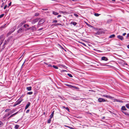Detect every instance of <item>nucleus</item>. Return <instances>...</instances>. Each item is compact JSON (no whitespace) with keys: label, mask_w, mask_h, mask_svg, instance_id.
Returning a JSON list of instances; mask_svg holds the SVG:
<instances>
[{"label":"nucleus","mask_w":129,"mask_h":129,"mask_svg":"<svg viewBox=\"0 0 129 129\" xmlns=\"http://www.w3.org/2000/svg\"><path fill=\"white\" fill-rule=\"evenodd\" d=\"M103 33V31L101 29H100L98 31L95 33L94 34L95 35H100L102 34Z\"/></svg>","instance_id":"nucleus-1"},{"label":"nucleus","mask_w":129,"mask_h":129,"mask_svg":"<svg viewBox=\"0 0 129 129\" xmlns=\"http://www.w3.org/2000/svg\"><path fill=\"white\" fill-rule=\"evenodd\" d=\"M23 100V99H22L21 100H19V99L15 103L14 105V106H15L17 105L20 104L21 102Z\"/></svg>","instance_id":"nucleus-2"},{"label":"nucleus","mask_w":129,"mask_h":129,"mask_svg":"<svg viewBox=\"0 0 129 129\" xmlns=\"http://www.w3.org/2000/svg\"><path fill=\"white\" fill-rule=\"evenodd\" d=\"M40 18H37L34 19L31 21V23L32 24H34L36 22H38Z\"/></svg>","instance_id":"nucleus-3"},{"label":"nucleus","mask_w":129,"mask_h":129,"mask_svg":"<svg viewBox=\"0 0 129 129\" xmlns=\"http://www.w3.org/2000/svg\"><path fill=\"white\" fill-rule=\"evenodd\" d=\"M4 37L3 35L1 36L0 37V43L2 44L4 40Z\"/></svg>","instance_id":"nucleus-4"},{"label":"nucleus","mask_w":129,"mask_h":129,"mask_svg":"<svg viewBox=\"0 0 129 129\" xmlns=\"http://www.w3.org/2000/svg\"><path fill=\"white\" fill-rule=\"evenodd\" d=\"M45 21L43 19H42L39 21L38 25H40L42 24Z\"/></svg>","instance_id":"nucleus-5"},{"label":"nucleus","mask_w":129,"mask_h":129,"mask_svg":"<svg viewBox=\"0 0 129 129\" xmlns=\"http://www.w3.org/2000/svg\"><path fill=\"white\" fill-rule=\"evenodd\" d=\"M98 101L99 102H105L106 101V100H105L103 98H99L98 99Z\"/></svg>","instance_id":"nucleus-6"},{"label":"nucleus","mask_w":129,"mask_h":129,"mask_svg":"<svg viewBox=\"0 0 129 129\" xmlns=\"http://www.w3.org/2000/svg\"><path fill=\"white\" fill-rule=\"evenodd\" d=\"M29 29L32 31H35L36 29L35 26H32L30 28H29Z\"/></svg>","instance_id":"nucleus-7"},{"label":"nucleus","mask_w":129,"mask_h":129,"mask_svg":"<svg viewBox=\"0 0 129 129\" xmlns=\"http://www.w3.org/2000/svg\"><path fill=\"white\" fill-rule=\"evenodd\" d=\"M103 97H106L107 98H108L110 99H113L114 98L113 97H112L110 96L109 95H103Z\"/></svg>","instance_id":"nucleus-8"},{"label":"nucleus","mask_w":129,"mask_h":129,"mask_svg":"<svg viewBox=\"0 0 129 129\" xmlns=\"http://www.w3.org/2000/svg\"><path fill=\"white\" fill-rule=\"evenodd\" d=\"M117 38L119 39H120L121 41H122L124 39L123 37L122 36H120V35H118L117 36Z\"/></svg>","instance_id":"nucleus-9"},{"label":"nucleus","mask_w":129,"mask_h":129,"mask_svg":"<svg viewBox=\"0 0 129 129\" xmlns=\"http://www.w3.org/2000/svg\"><path fill=\"white\" fill-rule=\"evenodd\" d=\"M101 59L102 60H104L105 61H107V60H108V58L106 57L105 56L102 57L101 58Z\"/></svg>","instance_id":"nucleus-10"},{"label":"nucleus","mask_w":129,"mask_h":129,"mask_svg":"<svg viewBox=\"0 0 129 129\" xmlns=\"http://www.w3.org/2000/svg\"><path fill=\"white\" fill-rule=\"evenodd\" d=\"M19 113V111H18L17 112H16L14 113V114H12L8 118H11V117H12L13 116H14L15 115H16L18 113Z\"/></svg>","instance_id":"nucleus-11"},{"label":"nucleus","mask_w":129,"mask_h":129,"mask_svg":"<svg viewBox=\"0 0 129 129\" xmlns=\"http://www.w3.org/2000/svg\"><path fill=\"white\" fill-rule=\"evenodd\" d=\"M26 22L25 21H24L22 22L19 25V27L21 26L22 25H23L26 23Z\"/></svg>","instance_id":"nucleus-12"},{"label":"nucleus","mask_w":129,"mask_h":129,"mask_svg":"<svg viewBox=\"0 0 129 129\" xmlns=\"http://www.w3.org/2000/svg\"><path fill=\"white\" fill-rule=\"evenodd\" d=\"M44 63L46 65L48 66V67H51L52 66L49 63H47L45 62H44Z\"/></svg>","instance_id":"nucleus-13"},{"label":"nucleus","mask_w":129,"mask_h":129,"mask_svg":"<svg viewBox=\"0 0 129 129\" xmlns=\"http://www.w3.org/2000/svg\"><path fill=\"white\" fill-rule=\"evenodd\" d=\"M114 102H120V103H122L123 102L121 100H119L117 99H114Z\"/></svg>","instance_id":"nucleus-14"},{"label":"nucleus","mask_w":129,"mask_h":129,"mask_svg":"<svg viewBox=\"0 0 129 129\" xmlns=\"http://www.w3.org/2000/svg\"><path fill=\"white\" fill-rule=\"evenodd\" d=\"M16 27H14L11 29V31H10V34H11L16 29Z\"/></svg>","instance_id":"nucleus-15"},{"label":"nucleus","mask_w":129,"mask_h":129,"mask_svg":"<svg viewBox=\"0 0 129 129\" xmlns=\"http://www.w3.org/2000/svg\"><path fill=\"white\" fill-rule=\"evenodd\" d=\"M30 105V103L29 102L26 105L25 108V109H26Z\"/></svg>","instance_id":"nucleus-16"},{"label":"nucleus","mask_w":129,"mask_h":129,"mask_svg":"<svg viewBox=\"0 0 129 129\" xmlns=\"http://www.w3.org/2000/svg\"><path fill=\"white\" fill-rule=\"evenodd\" d=\"M23 30L21 28H20L18 30V33H21L22 32Z\"/></svg>","instance_id":"nucleus-17"},{"label":"nucleus","mask_w":129,"mask_h":129,"mask_svg":"<svg viewBox=\"0 0 129 129\" xmlns=\"http://www.w3.org/2000/svg\"><path fill=\"white\" fill-rule=\"evenodd\" d=\"M121 109L122 110L125 111L126 110H127L125 107L124 106H122V107Z\"/></svg>","instance_id":"nucleus-18"},{"label":"nucleus","mask_w":129,"mask_h":129,"mask_svg":"<svg viewBox=\"0 0 129 129\" xmlns=\"http://www.w3.org/2000/svg\"><path fill=\"white\" fill-rule=\"evenodd\" d=\"M54 111H53L52 112L50 116V118H52V117H53V115H54Z\"/></svg>","instance_id":"nucleus-19"},{"label":"nucleus","mask_w":129,"mask_h":129,"mask_svg":"<svg viewBox=\"0 0 129 129\" xmlns=\"http://www.w3.org/2000/svg\"><path fill=\"white\" fill-rule=\"evenodd\" d=\"M26 89L28 91H30L31 90V87H27L26 88Z\"/></svg>","instance_id":"nucleus-20"},{"label":"nucleus","mask_w":129,"mask_h":129,"mask_svg":"<svg viewBox=\"0 0 129 129\" xmlns=\"http://www.w3.org/2000/svg\"><path fill=\"white\" fill-rule=\"evenodd\" d=\"M52 13L53 14L55 15H57L58 14V13L55 12L54 11H52Z\"/></svg>","instance_id":"nucleus-21"},{"label":"nucleus","mask_w":129,"mask_h":129,"mask_svg":"<svg viewBox=\"0 0 129 129\" xmlns=\"http://www.w3.org/2000/svg\"><path fill=\"white\" fill-rule=\"evenodd\" d=\"M115 36V35L114 34H113L111 35H110L109 37V38H112L114 37Z\"/></svg>","instance_id":"nucleus-22"},{"label":"nucleus","mask_w":129,"mask_h":129,"mask_svg":"<svg viewBox=\"0 0 129 129\" xmlns=\"http://www.w3.org/2000/svg\"><path fill=\"white\" fill-rule=\"evenodd\" d=\"M71 23L74 25H76V24H77V23L76 22H72Z\"/></svg>","instance_id":"nucleus-23"},{"label":"nucleus","mask_w":129,"mask_h":129,"mask_svg":"<svg viewBox=\"0 0 129 129\" xmlns=\"http://www.w3.org/2000/svg\"><path fill=\"white\" fill-rule=\"evenodd\" d=\"M3 125V123L2 122V121H0V127L2 126Z\"/></svg>","instance_id":"nucleus-24"},{"label":"nucleus","mask_w":129,"mask_h":129,"mask_svg":"<svg viewBox=\"0 0 129 129\" xmlns=\"http://www.w3.org/2000/svg\"><path fill=\"white\" fill-rule=\"evenodd\" d=\"M54 26H57L58 25H62L61 24V23H56V24H54Z\"/></svg>","instance_id":"nucleus-25"},{"label":"nucleus","mask_w":129,"mask_h":129,"mask_svg":"<svg viewBox=\"0 0 129 129\" xmlns=\"http://www.w3.org/2000/svg\"><path fill=\"white\" fill-rule=\"evenodd\" d=\"M19 127V126L18 125H16L15 126V129H18Z\"/></svg>","instance_id":"nucleus-26"},{"label":"nucleus","mask_w":129,"mask_h":129,"mask_svg":"<svg viewBox=\"0 0 129 129\" xmlns=\"http://www.w3.org/2000/svg\"><path fill=\"white\" fill-rule=\"evenodd\" d=\"M125 106L127 108L129 109V103L126 104Z\"/></svg>","instance_id":"nucleus-27"},{"label":"nucleus","mask_w":129,"mask_h":129,"mask_svg":"<svg viewBox=\"0 0 129 129\" xmlns=\"http://www.w3.org/2000/svg\"><path fill=\"white\" fill-rule=\"evenodd\" d=\"M122 112L124 113L125 115H128L129 114H128L126 112H124V111H122Z\"/></svg>","instance_id":"nucleus-28"},{"label":"nucleus","mask_w":129,"mask_h":129,"mask_svg":"<svg viewBox=\"0 0 129 129\" xmlns=\"http://www.w3.org/2000/svg\"><path fill=\"white\" fill-rule=\"evenodd\" d=\"M33 93V92L32 91L28 92L27 93V94H28L31 95Z\"/></svg>","instance_id":"nucleus-29"},{"label":"nucleus","mask_w":129,"mask_h":129,"mask_svg":"<svg viewBox=\"0 0 129 129\" xmlns=\"http://www.w3.org/2000/svg\"><path fill=\"white\" fill-rule=\"evenodd\" d=\"M52 67L55 69H58V67L57 66L54 65H53L52 66Z\"/></svg>","instance_id":"nucleus-30"},{"label":"nucleus","mask_w":129,"mask_h":129,"mask_svg":"<svg viewBox=\"0 0 129 129\" xmlns=\"http://www.w3.org/2000/svg\"><path fill=\"white\" fill-rule=\"evenodd\" d=\"M51 118H50L48 120V123H50L51 121Z\"/></svg>","instance_id":"nucleus-31"},{"label":"nucleus","mask_w":129,"mask_h":129,"mask_svg":"<svg viewBox=\"0 0 129 129\" xmlns=\"http://www.w3.org/2000/svg\"><path fill=\"white\" fill-rule=\"evenodd\" d=\"M70 77H72L73 76L72 75L70 74H67Z\"/></svg>","instance_id":"nucleus-32"},{"label":"nucleus","mask_w":129,"mask_h":129,"mask_svg":"<svg viewBox=\"0 0 129 129\" xmlns=\"http://www.w3.org/2000/svg\"><path fill=\"white\" fill-rule=\"evenodd\" d=\"M94 15L96 16H98L100 15V14L97 13H95L94 14Z\"/></svg>","instance_id":"nucleus-33"},{"label":"nucleus","mask_w":129,"mask_h":129,"mask_svg":"<svg viewBox=\"0 0 129 129\" xmlns=\"http://www.w3.org/2000/svg\"><path fill=\"white\" fill-rule=\"evenodd\" d=\"M67 86L69 87H70L71 88H72V85H70V84H68V85H66Z\"/></svg>","instance_id":"nucleus-34"},{"label":"nucleus","mask_w":129,"mask_h":129,"mask_svg":"<svg viewBox=\"0 0 129 129\" xmlns=\"http://www.w3.org/2000/svg\"><path fill=\"white\" fill-rule=\"evenodd\" d=\"M15 111V110H14V109H13V110H12L10 112H11V113L12 114V113H13Z\"/></svg>","instance_id":"nucleus-35"},{"label":"nucleus","mask_w":129,"mask_h":129,"mask_svg":"<svg viewBox=\"0 0 129 129\" xmlns=\"http://www.w3.org/2000/svg\"><path fill=\"white\" fill-rule=\"evenodd\" d=\"M11 2H10V3L8 5V7L9 8L11 5Z\"/></svg>","instance_id":"nucleus-36"},{"label":"nucleus","mask_w":129,"mask_h":129,"mask_svg":"<svg viewBox=\"0 0 129 129\" xmlns=\"http://www.w3.org/2000/svg\"><path fill=\"white\" fill-rule=\"evenodd\" d=\"M74 15L76 17H78V15L76 13H74Z\"/></svg>","instance_id":"nucleus-37"},{"label":"nucleus","mask_w":129,"mask_h":129,"mask_svg":"<svg viewBox=\"0 0 129 129\" xmlns=\"http://www.w3.org/2000/svg\"><path fill=\"white\" fill-rule=\"evenodd\" d=\"M39 15V14L38 13H36L35 14V16H37Z\"/></svg>","instance_id":"nucleus-38"},{"label":"nucleus","mask_w":129,"mask_h":129,"mask_svg":"<svg viewBox=\"0 0 129 129\" xmlns=\"http://www.w3.org/2000/svg\"><path fill=\"white\" fill-rule=\"evenodd\" d=\"M26 26H27V27H29V25L27 24H24V25H23V26L25 27H26Z\"/></svg>","instance_id":"nucleus-39"},{"label":"nucleus","mask_w":129,"mask_h":129,"mask_svg":"<svg viewBox=\"0 0 129 129\" xmlns=\"http://www.w3.org/2000/svg\"><path fill=\"white\" fill-rule=\"evenodd\" d=\"M57 20H54L53 21V23H57Z\"/></svg>","instance_id":"nucleus-40"},{"label":"nucleus","mask_w":129,"mask_h":129,"mask_svg":"<svg viewBox=\"0 0 129 129\" xmlns=\"http://www.w3.org/2000/svg\"><path fill=\"white\" fill-rule=\"evenodd\" d=\"M72 88H73L75 89L77 88V87L76 86L73 85H72Z\"/></svg>","instance_id":"nucleus-41"},{"label":"nucleus","mask_w":129,"mask_h":129,"mask_svg":"<svg viewBox=\"0 0 129 129\" xmlns=\"http://www.w3.org/2000/svg\"><path fill=\"white\" fill-rule=\"evenodd\" d=\"M4 14H2L0 15V18H1L2 17L4 16Z\"/></svg>","instance_id":"nucleus-42"},{"label":"nucleus","mask_w":129,"mask_h":129,"mask_svg":"<svg viewBox=\"0 0 129 129\" xmlns=\"http://www.w3.org/2000/svg\"><path fill=\"white\" fill-rule=\"evenodd\" d=\"M10 109H6L5 111L6 112H7L8 111H9V110H10Z\"/></svg>","instance_id":"nucleus-43"},{"label":"nucleus","mask_w":129,"mask_h":129,"mask_svg":"<svg viewBox=\"0 0 129 129\" xmlns=\"http://www.w3.org/2000/svg\"><path fill=\"white\" fill-rule=\"evenodd\" d=\"M7 41H5L4 46L5 45L7 44Z\"/></svg>","instance_id":"nucleus-44"},{"label":"nucleus","mask_w":129,"mask_h":129,"mask_svg":"<svg viewBox=\"0 0 129 129\" xmlns=\"http://www.w3.org/2000/svg\"><path fill=\"white\" fill-rule=\"evenodd\" d=\"M23 95H22L20 97V98H19V100H21V98H23Z\"/></svg>","instance_id":"nucleus-45"},{"label":"nucleus","mask_w":129,"mask_h":129,"mask_svg":"<svg viewBox=\"0 0 129 129\" xmlns=\"http://www.w3.org/2000/svg\"><path fill=\"white\" fill-rule=\"evenodd\" d=\"M8 6L7 5H5L4 7V9H5Z\"/></svg>","instance_id":"nucleus-46"},{"label":"nucleus","mask_w":129,"mask_h":129,"mask_svg":"<svg viewBox=\"0 0 129 129\" xmlns=\"http://www.w3.org/2000/svg\"><path fill=\"white\" fill-rule=\"evenodd\" d=\"M68 128H70L71 129H74V128H73V127H71V126H69V127H68Z\"/></svg>","instance_id":"nucleus-47"},{"label":"nucleus","mask_w":129,"mask_h":129,"mask_svg":"<svg viewBox=\"0 0 129 129\" xmlns=\"http://www.w3.org/2000/svg\"><path fill=\"white\" fill-rule=\"evenodd\" d=\"M8 114L9 116L11 114V113L10 112H8L7 113Z\"/></svg>","instance_id":"nucleus-48"},{"label":"nucleus","mask_w":129,"mask_h":129,"mask_svg":"<svg viewBox=\"0 0 129 129\" xmlns=\"http://www.w3.org/2000/svg\"><path fill=\"white\" fill-rule=\"evenodd\" d=\"M42 10H43L46 11V10H48V9H46V8L43 9H42Z\"/></svg>","instance_id":"nucleus-49"},{"label":"nucleus","mask_w":129,"mask_h":129,"mask_svg":"<svg viewBox=\"0 0 129 129\" xmlns=\"http://www.w3.org/2000/svg\"><path fill=\"white\" fill-rule=\"evenodd\" d=\"M7 25V24H5V25L3 26H1V27L2 28H4V27H5V25Z\"/></svg>","instance_id":"nucleus-50"},{"label":"nucleus","mask_w":129,"mask_h":129,"mask_svg":"<svg viewBox=\"0 0 129 129\" xmlns=\"http://www.w3.org/2000/svg\"><path fill=\"white\" fill-rule=\"evenodd\" d=\"M65 109L68 110V111H69V109L68 107H66V108H65Z\"/></svg>","instance_id":"nucleus-51"},{"label":"nucleus","mask_w":129,"mask_h":129,"mask_svg":"<svg viewBox=\"0 0 129 129\" xmlns=\"http://www.w3.org/2000/svg\"><path fill=\"white\" fill-rule=\"evenodd\" d=\"M10 32L8 33L7 34V35L8 36L9 35L11 34H10Z\"/></svg>","instance_id":"nucleus-52"},{"label":"nucleus","mask_w":129,"mask_h":129,"mask_svg":"<svg viewBox=\"0 0 129 129\" xmlns=\"http://www.w3.org/2000/svg\"><path fill=\"white\" fill-rule=\"evenodd\" d=\"M29 110H27L26 111V113H28L29 112Z\"/></svg>","instance_id":"nucleus-53"},{"label":"nucleus","mask_w":129,"mask_h":129,"mask_svg":"<svg viewBox=\"0 0 129 129\" xmlns=\"http://www.w3.org/2000/svg\"><path fill=\"white\" fill-rule=\"evenodd\" d=\"M61 15H58L57 16V17L58 18H59V17H61Z\"/></svg>","instance_id":"nucleus-54"},{"label":"nucleus","mask_w":129,"mask_h":129,"mask_svg":"<svg viewBox=\"0 0 129 129\" xmlns=\"http://www.w3.org/2000/svg\"><path fill=\"white\" fill-rule=\"evenodd\" d=\"M4 3H2V5H1V8H2L3 7V6L4 5Z\"/></svg>","instance_id":"nucleus-55"},{"label":"nucleus","mask_w":129,"mask_h":129,"mask_svg":"<svg viewBox=\"0 0 129 129\" xmlns=\"http://www.w3.org/2000/svg\"><path fill=\"white\" fill-rule=\"evenodd\" d=\"M5 115V116H6V117H8V116H9L7 114H6Z\"/></svg>","instance_id":"nucleus-56"},{"label":"nucleus","mask_w":129,"mask_h":129,"mask_svg":"<svg viewBox=\"0 0 129 129\" xmlns=\"http://www.w3.org/2000/svg\"><path fill=\"white\" fill-rule=\"evenodd\" d=\"M126 33H124L123 34V36H124L126 35Z\"/></svg>","instance_id":"nucleus-57"},{"label":"nucleus","mask_w":129,"mask_h":129,"mask_svg":"<svg viewBox=\"0 0 129 129\" xmlns=\"http://www.w3.org/2000/svg\"><path fill=\"white\" fill-rule=\"evenodd\" d=\"M6 116H5V115L3 117V118H5L6 117Z\"/></svg>","instance_id":"nucleus-58"},{"label":"nucleus","mask_w":129,"mask_h":129,"mask_svg":"<svg viewBox=\"0 0 129 129\" xmlns=\"http://www.w3.org/2000/svg\"><path fill=\"white\" fill-rule=\"evenodd\" d=\"M127 37H129V33L127 34Z\"/></svg>","instance_id":"nucleus-59"},{"label":"nucleus","mask_w":129,"mask_h":129,"mask_svg":"<svg viewBox=\"0 0 129 129\" xmlns=\"http://www.w3.org/2000/svg\"><path fill=\"white\" fill-rule=\"evenodd\" d=\"M82 44L83 45H84V46H86L85 44L84 43H82Z\"/></svg>","instance_id":"nucleus-60"},{"label":"nucleus","mask_w":129,"mask_h":129,"mask_svg":"<svg viewBox=\"0 0 129 129\" xmlns=\"http://www.w3.org/2000/svg\"><path fill=\"white\" fill-rule=\"evenodd\" d=\"M64 126H65V127H68H68H69V126H67V125H64Z\"/></svg>","instance_id":"nucleus-61"},{"label":"nucleus","mask_w":129,"mask_h":129,"mask_svg":"<svg viewBox=\"0 0 129 129\" xmlns=\"http://www.w3.org/2000/svg\"><path fill=\"white\" fill-rule=\"evenodd\" d=\"M60 13H64V12L62 11H60Z\"/></svg>","instance_id":"nucleus-62"},{"label":"nucleus","mask_w":129,"mask_h":129,"mask_svg":"<svg viewBox=\"0 0 129 129\" xmlns=\"http://www.w3.org/2000/svg\"><path fill=\"white\" fill-rule=\"evenodd\" d=\"M62 71L63 72H64V71H67L66 70H62Z\"/></svg>","instance_id":"nucleus-63"},{"label":"nucleus","mask_w":129,"mask_h":129,"mask_svg":"<svg viewBox=\"0 0 129 129\" xmlns=\"http://www.w3.org/2000/svg\"><path fill=\"white\" fill-rule=\"evenodd\" d=\"M127 47L129 49V45H127Z\"/></svg>","instance_id":"nucleus-64"}]
</instances>
